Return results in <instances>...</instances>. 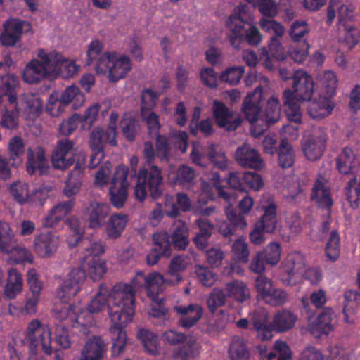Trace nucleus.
Wrapping results in <instances>:
<instances>
[{
	"mask_svg": "<svg viewBox=\"0 0 360 360\" xmlns=\"http://www.w3.org/2000/svg\"><path fill=\"white\" fill-rule=\"evenodd\" d=\"M337 169L342 174H354L359 163L356 159L353 150L349 148H345L336 158Z\"/></svg>",
	"mask_w": 360,
	"mask_h": 360,
	"instance_id": "72a5a7b5",
	"label": "nucleus"
},
{
	"mask_svg": "<svg viewBox=\"0 0 360 360\" xmlns=\"http://www.w3.org/2000/svg\"><path fill=\"white\" fill-rule=\"evenodd\" d=\"M75 201L72 199L55 205L45 217L43 225L45 227H53L72 210Z\"/></svg>",
	"mask_w": 360,
	"mask_h": 360,
	"instance_id": "7c9ffc66",
	"label": "nucleus"
},
{
	"mask_svg": "<svg viewBox=\"0 0 360 360\" xmlns=\"http://www.w3.org/2000/svg\"><path fill=\"white\" fill-rule=\"evenodd\" d=\"M268 264L274 266L281 259V247L278 243H271L263 251L258 252Z\"/></svg>",
	"mask_w": 360,
	"mask_h": 360,
	"instance_id": "13d9d810",
	"label": "nucleus"
},
{
	"mask_svg": "<svg viewBox=\"0 0 360 360\" xmlns=\"http://www.w3.org/2000/svg\"><path fill=\"white\" fill-rule=\"evenodd\" d=\"M276 206L270 203L264 209V214L259 221L255 224V228L250 233L251 242L260 245L265 240L264 233H272L276 226Z\"/></svg>",
	"mask_w": 360,
	"mask_h": 360,
	"instance_id": "9b49d317",
	"label": "nucleus"
},
{
	"mask_svg": "<svg viewBox=\"0 0 360 360\" xmlns=\"http://www.w3.org/2000/svg\"><path fill=\"white\" fill-rule=\"evenodd\" d=\"M309 33L306 20L294 21V63H302L308 57L309 44L304 38Z\"/></svg>",
	"mask_w": 360,
	"mask_h": 360,
	"instance_id": "2eb2a0df",
	"label": "nucleus"
},
{
	"mask_svg": "<svg viewBox=\"0 0 360 360\" xmlns=\"http://www.w3.org/2000/svg\"><path fill=\"white\" fill-rule=\"evenodd\" d=\"M128 167L124 165H119L116 168L110 182V200L114 207L118 209L124 206L128 196Z\"/></svg>",
	"mask_w": 360,
	"mask_h": 360,
	"instance_id": "6e6552de",
	"label": "nucleus"
},
{
	"mask_svg": "<svg viewBox=\"0 0 360 360\" xmlns=\"http://www.w3.org/2000/svg\"><path fill=\"white\" fill-rule=\"evenodd\" d=\"M56 317L60 320L70 319L72 327L84 334L90 333V328L94 323L92 313L88 309L76 310V307L72 304H65L61 310L57 311Z\"/></svg>",
	"mask_w": 360,
	"mask_h": 360,
	"instance_id": "9d476101",
	"label": "nucleus"
},
{
	"mask_svg": "<svg viewBox=\"0 0 360 360\" xmlns=\"http://www.w3.org/2000/svg\"><path fill=\"white\" fill-rule=\"evenodd\" d=\"M287 300V293L283 290L273 287L263 300L268 304L277 307L285 303Z\"/></svg>",
	"mask_w": 360,
	"mask_h": 360,
	"instance_id": "e2e57ef3",
	"label": "nucleus"
},
{
	"mask_svg": "<svg viewBox=\"0 0 360 360\" xmlns=\"http://www.w3.org/2000/svg\"><path fill=\"white\" fill-rule=\"evenodd\" d=\"M0 92L4 96H8V103L15 104L17 101L16 88L18 86V77L12 74H6L1 77Z\"/></svg>",
	"mask_w": 360,
	"mask_h": 360,
	"instance_id": "a19ab883",
	"label": "nucleus"
},
{
	"mask_svg": "<svg viewBox=\"0 0 360 360\" xmlns=\"http://www.w3.org/2000/svg\"><path fill=\"white\" fill-rule=\"evenodd\" d=\"M312 200L323 208L330 209L333 205L330 192L328 186L320 181H316L313 186L311 195Z\"/></svg>",
	"mask_w": 360,
	"mask_h": 360,
	"instance_id": "4c0bfd02",
	"label": "nucleus"
},
{
	"mask_svg": "<svg viewBox=\"0 0 360 360\" xmlns=\"http://www.w3.org/2000/svg\"><path fill=\"white\" fill-rule=\"evenodd\" d=\"M340 238L337 231L330 233L329 240L326 247V256L331 260H336L340 255Z\"/></svg>",
	"mask_w": 360,
	"mask_h": 360,
	"instance_id": "680f3d73",
	"label": "nucleus"
},
{
	"mask_svg": "<svg viewBox=\"0 0 360 360\" xmlns=\"http://www.w3.org/2000/svg\"><path fill=\"white\" fill-rule=\"evenodd\" d=\"M46 76L47 70L44 64L37 60H32L25 66L22 79L27 84H38Z\"/></svg>",
	"mask_w": 360,
	"mask_h": 360,
	"instance_id": "2f4dec72",
	"label": "nucleus"
},
{
	"mask_svg": "<svg viewBox=\"0 0 360 360\" xmlns=\"http://www.w3.org/2000/svg\"><path fill=\"white\" fill-rule=\"evenodd\" d=\"M139 288L131 284L118 283L108 289L105 285L101 284L98 291L87 305L90 313H98L106 306L111 319L112 326L110 333L112 345V355L121 354L127 342L126 325L132 321L135 312V290Z\"/></svg>",
	"mask_w": 360,
	"mask_h": 360,
	"instance_id": "f257e3e1",
	"label": "nucleus"
},
{
	"mask_svg": "<svg viewBox=\"0 0 360 360\" xmlns=\"http://www.w3.org/2000/svg\"><path fill=\"white\" fill-rule=\"evenodd\" d=\"M245 72L243 66H233L224 70L219 77L221 82L229 84L231 86L236 85L240 81Z\"/></svg>",
	"mask_w": 360,
	"mask_h": 360,
	"instance_id": "5fc2aeb1",
	"label": "nucleus"
},
{
	"mask_svg": "<svg viewBox=\"0 0 360 360\" xmlns=\"http://www.w3.org/2000/svg\"><path fill=\"white\" fill-rule=\"evenodd\" d=\"M15 237L11 226L6 221H0V252H8L13 249Z\"/></svg>",
	"mask_w": 360,
	"mask_h": 360,
	"instance_id": "c03bdc74",
	"label": "nucleus"
},
{
	"mask_svg": "<svg viewBox=\"0 0 360 360\" xmlns=\"http://www.w3.org/2000/svg\"><path fill=\"white\" fill-rule=\"evenodd\" d=\"M153 248L146 256L149 266L158 263L161 257H169L172 253L169 236L167 232H157L153 236Z\"/></svg>",
	"mask_w": 360,
	"mask_h": 360,
	"instance_id": "a211bd4d",
	"label": "nucleus"
},
{
	"mask_svg": "<svg viewBox=\"0 0 360 360\" xmlns=\"http://www.w3.org/2000/svg\"><path fill=\"white\" fill-rule=\"evenodd\" d=\"M74 142L68 139H62L57 142L51 156L53 167L56 169L65 170L75 162Z\"/></svg>",
	"mask_w": 360,
	"mask_h": 360,
	"instance_id": "4468645a",
	"label": "nucleus"
},
{
	"mask_svg": "<svg viewBox=\"0 0 360 360\" xmlns=\"http://www.w3.org/2000/svg\"><path fill=\"white\" fill-rule=\"evenodd\" d=\"M228 221L221 222L219 226V231L224 236L228 237L235 234L238 228L244 229L247 226V222L242 214L237 212L231 206L225 210Z\"/></svg>",
	"mask_w": 360,
	"mask_h": 360,
	"instance_id": "b1692460",
	"label": "nucleus"
},
{
	"mask_svg": "<svg viewBox=\"0 0 360 360\" xmlns=\"http://www.w3.org/2000/svg\"><path fill=\"white\" fill-rule=\"evenodd\" d=\"M136 178L137 183L134 188V195L138 200H144L148 193L153 200L162 197L163 176L159 167L155 165H146L139 169Z\"/></svg>",
	"mask_w": 360,
	"mask_h": 360,
	"instance_id": "39448f33",
	"label": "nucleus"
},
{
	"mask_svg": "<svg viewBox=\"0 0 360 360\" xmlns=\"http://www.w3.org/2000/svg\"><path fill=\"white\" fill-rule=\"evenodd\" d=\"M236 159L237 162L244 167L259 169L263 166L259 153L247 144H243L237 149Z\"/></svg>",
	"mask_w": 360,
	"mask_h": 360,
	"instance_id": "a878e982",
	"label": "nucleus"
},
{
	"mask_svg": "<svg viewBox=\"0 0 360 360\" xmlns=\"http://www.w3.org/2000/svg\"><path fill=\"white\" fill-rule=\"evenodd\" d=\"M138 338L141 341L147 353L156 355L158 353V338L148 329H140Z\"/></svg>",
	"mask_w": 360,
	"mask_h": 360,
	"instance_id": "09e8293b",
	"label": "nucleus"
},
{
	"mask_svg": "<svg viewBox=\"0 0 360 360\" xmlns=\"http://www.w3.org/2000/svg\"><path fill=\"white\" fill-rule=\"evenodd\" d=\"M230 360H248L249 351L243 340L238 336H234L229 349Z\"/></svg>",
	"mask_w": 360,
	"mask_h": 360,
	"instance_id": "49530a36",
	"label": "nucleus"
},
{
	"mask_svg": "<svg viewBox=\"0 0 360 360\" xmlns=\"http://www.w3.org/2000/svg\"><path fill=\"white\" fill-rule=\"evenodd\" d=\"M107 351V344L101 336L94 335L85 344L82 352L91 356H99L102 359Z\"/></svg>",
	"mask_w": 360,
	"mask_h": 360,
	"instance_id": "de8ad7c7",
	"label": "nucleus"
},
{
	"mask_svg": "<svg viewBox=\"0 0 360 360\" xmlns=\"http://www.w3.org/2000/svg\"><path fill=\"white\" fill-rule=\"evenodd\" d=\"M198 344L195 340H190L178 349L173 354L174 358L181 360H188L193 358L197 353Z\"/></svg>",
	"mask_w": 360,
	"mask_h": 360,
	"instance_id": "4d7b16f0",
	"label": "nucleus"
},
{
	"mask_svg": "<svg viewBox=\"0 0 360 360\" xmlns=\"http://www.w3.org/2000/svg\"><path fill=\"white\" fill-rule=\"evenodd\" d=\"M213 117L219 128L227 131H236L241 124L242 119L220 101L214 100L212 106Z\"/></svg>",
	"mask_w": 360,
	"mask_h": 360,
	"instance_id": "ddd939ff",
	"label": "nucleus"
},
{
	"mask_svg": "<svg viewBox=\"0 0 360 360\" xmlns=\"http://www.w3.org/2000/svg\"><path fill=\"white\" fill-rule=\"evenodd\" d=\"M333 106L325 96H319L312 100L307 106L308 112L314 119H322L331 113Z\"/></svg>",
	"mask_w": 360,
	"mask_h": 360,
	"instance_id": "f704fd0d",
	"label": "nucleus"
},
{
	"mask_svg": "<svg viewBox=\"0 0 360 360\" xmlns=\"http://www.w3.org/2000/svg\"><path fill=\"white\" fill-rule=\"evenodd\" d=\"M25 22L17 18H11L3 24L0 34V42L4 46H14L21 39Z\"/></svg>",
	"mask_w": 360,
	"mask_h": 360,
	"instance_id": "aec40b11",
	"label": "nucleus"
},
{
	"mask_svg": "<svg viewBox=\"0 0 360 360\" xmlns=\"http://www.w3.org/2000/svg\"><path fill=\"white\" fill-rule=\"evenodd\" d=\"M190 263V258L184 255L174 256L169 266L168 274L172 277L171 280L165 278L164 276L157 272H153L146 276L141 271H137L132 279L134 286L138 288H144L148 296L153 301L158 302V295L162 290V285L167 283L175 285L182 280L183 272Z\"/></svg>",
	"mask_w": 360,
	"mask_h": 360,
	"instance_id": "7ed1b4c3",
	"label": "nucleus"
},
{
	"mask_svg": "<svg viewBox=\"0 0 360 360\" xmlns=\"http://www.w3.org/2000/svg\"><path fill=\"white\" fill-rule=\"evenodd\" d=\"M273 349L264 360H290L292 358L290 348L283 341L276 340Z\"/></svg>",
	"mask_w": 360,
	"mask_h": 360,
	"instance_id": "864d4df0",
	"label": "nucleus"
},
{
	"mask_svg": "<svg viewBox=\"0 0 360 360\" xmlns=\"http://www.w3.org/2000/svg\"><path fill=\"white\" fill-rule=\"evenodd\" d=\"M49 161L45 157L44 149L38 146L34 149L30 148L27 153L26 170L30 175L38 172L40 175L49 173Z\"/></svg>",
	"mask_w": 360,
	"mask_h": 360,
	"instance_id": "412c9836",
	"label": "nucleus"
},
{
	"mask_svg": "<svg viewBox=\"0 0 360 360\" xmlns=\"http://www.w3.org/2000/svg\"><path fill=\"white\" fill-rule=\"evenodd\" d=\"M23 282L21 274L15 269H11L8 272L6 283L4 288V296L8 299H14L22 290Z\"/></svg>",
	"mask_w": 360,
	"mask_h": 360,
	"instance_id": "c9c22d12",
	"label": "nucleus"
},
{
	"mask_svg": "<svg viewBox=\"0 0 360 360\" xmlns=\"http://www.w3.org/2000/svg\"><path fill=\"white\" fill-rule=\"evenodd\" d=\"M281 106L279 99L272 96L266 102V106L260 113V120L265 123L266 127L275 124L279 120Z\"/></svg>",
	"mask_w": 360,
	"mask_h": 360,
	"instance_id": "473e14b6",
	"label": "nucleus"
},
{
	"mask_svg": "<svg viewBox=\"0 0 360 360\" xmlns=\"http://www.w3.org/2000/svg\"><path fill=\"white\" fill-rule=\"evenodd\" d=\"M81 97L84 101V96L79 94V89L75 85L68 86L61 94L60 98L47 105V110L53 116H59L74 98Z\"/></svg>",
	"mask_w": 360,
	"mask_h": 360,
	"instance_id": "5701e85b",
	"label": "nucleus"
},
{
	"mask_svg": "<svg viewBox=\"0 0 360 360\" xmlns=\"http://www.w3.org/2000/svg\"><path fill=\"white\" fill-rule=\"evenodd\" d=\"M259 25L264 30L274 34V36L270 37L268 44L271 56L278 60H284L285 56L283 52V47L278 40V37L283 36L284 33L283 26L275 20L269 19H261Z\"/></svg>",
	"mask_w": 360,
	"mask_h": 360,
	"instance_id": "dca6fc26",
	"label": "nucleus"
},
{
	"mask_svg": "<svg viewBox=\"0 0 360 360\" xmlns=\"http://www.w3.org/2000/svg\"><path fill=\"white\" fill-rule=\"evenodd\" d=\"M227 295L239 302H244L250 297V291L241 281L233 280L226 284Z\"/></svg>",
	"mask_w": 360,
	"mask_h": 360,
	"instance_id": "a18cd8bd",
	"label": "nucleus"
},
{
	"mask_svg": "<svg viewBox=\"0 0 360 360\" xmlns=\"http://www.w3.org/2000/svg\"><path fill=\"white\" fill-rule=\"evenodd\" d=\"M26 339L29 342L30 349L28 360H44L37 354V347L39 344L45 354L48 355L52 354L51 329L49 326L42 325L39 320H33L28 324Z\"/></svg>",
	"mask_w": 360,
	"mask_h": 360,
	"instance_id": "423d86ee",
	"label": "nucleus"
},
{
	"mask_svg": "<svg viewBox=\"0 0 360 360\" xmlns=\"http://www.w3.org/2000/svg\"><path fill=\"white\" fill-rule=\"evenodd\" d=\"M174 309L181 316L178 321L179 326L185 329L194 326L203 314L202 307L198 304L175 306Z\"/></svg>",
	"mask_w": 360,
	"mask_h": 360,
	"instance_id": "4be33fe9",
	"label": "nucleus"
},
{
	"mask_svg": "<svg viewBox=\"0 0 360 360\" xmlns=\"http://www.w3.org/2000/svg\"><path fill=\"white\" fill-rule=\"evenodd\" d=\"M84 162H77L76 163L74 169L69 174L68 179L66 181L64 189V194L66 196L71 197L79 191L81 186V181L79 178L84 173Z\"/></svg>",
	"mask_w": 360,
	"mask_h": 360,
	"instance_id": "58836bf2",
	"label": "nucleus"
},
{
	"mask_svg": "<svg viewBox=\"0 0 360 360\" xmlns=\"http://www.w3.org/2000/svg\"><path fill=\"white\" fill-rule=\"evenodd\" d=\"M89 227L100 228L110 212V205L105 202H91L87 207Z\"/></svg>",
	"mask_w": 360,
	"mask_h": 360,
	"instance_id": "c756f323",
	"label": "nucleus"
},
{
	"mask_svg": "<svg viewBox=\"0 0 360 360\" xmlns=\"http://www.w3.org/2000/svg\"><path fill=\"white\" fill-rule=\"evenodd\" d=\"M23 105L24 111L30 117L34 118L41 113L43 103L39 98L34 96H27L25 98Z\"/></svg>",
	"mask_w": 360,
	"mask_h": 360,
	"instance_id": "bf43d9fd",
	"label": "nucleus"
},
{
	"mask_svg": "<svg viewBox=\"0 0 360 360\" xmlns=\"http://www.w3.org/2000/svg\"><path fill=\"white\" fill-rule=\"evenodd\" d=\"M9 191L14 200L20 205L25 204L29 198L28 185L22 181L11 184Z\"/></svg>",
	"mask_w": 360,
	"mask_h": 360,
	"instance_id": "6e6d98bb",
	"label": "nucleus"
},
{
	"mask_svg": "<svg viewBox=\"0 0 360 360\" xmlns=\"http://www.w3.org/2000/svg\"><path fill=\"white\" fill-rule=\"evenodd\" d=\"M41 58L40 61L42 64H44L46 70L48 72L58 73V70L61 69V65L65 60V58L62 54L56 51H51L49 53H45L44 56L39 54Z\"/></svg>",
	"mask_w": 360,
	"mask_h": 360,
	"instance_id": "3c124183",
	"label": "nucleus"
},
{
	"mask_svg": "<svg viewBox=\"0 0 360 360\" xmlns=\"http://www.w3.org/2000/svg\"><path fill=\"white\" fill-rule=\"evenodd\" d=\"M333 312L330 308L324 309L319 315L316 321L310 328L311 334L320 338L323 335H327L333 328Z\"/></svg>",
	"mask_w": 360,
	"mask_h": 360,
	"instance_id": "cd10ccee",
	"label": "nucleus"
},
{
	"mask_svg": "<svg viewBox=\"0 0 360 360\" xmlns=\"http://www.w3.org/2000/svg\"><path fill=\"white\" fill-rule=\"evenodd\" d=\"M20 108L18 102L5 107V111L2 114L0 125L7 129H15L18 126V118Z\"/></svg>",
	"mask_w": 360,
	"mask_h": 360,
	"instance_id": "79ce46f5",
	"label": "nucleus"
},
{
	"mask_svg": "<svg viewBox=\"0 0 360 360\" xmlns=\"http://www.w3.org/2000/svg\"><path fill=\"white\" fill-rule=\"evenodd\" d=\"M103 49V44L101 41H91L86 51V65H94L98 74H108L111 82H117L124 78L132 69L130 58L126 55L118 57L115 51L102 53Z\"/></svg>",
	"mask_w": 360,
	"mask_h": 360,
	"instance_id": "f03ea898",
	"label": "nucleus"
},
{
	"mask_svg": "<svg viewBox=\"0 0 360 360\" xmlns=\"http://www.w3.org/2000/svg\"><path fill=\"white\" fill-rule=\"evenodd\" d=\"M66 224L70 229V234L67 238V241L70 247L73 248L78 245L79 241L82 240L84 229L77 217H72L66 221Z\"/></svg>",
	"mask_w": 360,
	"mask_h": 360,
	"instance_id": "8fccbe9b",
	"label": "nucleus"
},
{
	"mask_svg": "<svg viewBox=\"0 0 360 360\" xmlns=\"http://www.w3.org/2000/svg\"><path fill=\"white\" fill-rule=\"evenodd\" d=\"M155 136H156L155 147L158 157L160 158L162 161H168L171 150L168 137L160 134Z\"/></svg>",
	"mask_w": 360,
	"mask_h": 360,
	"instance_id": "338daca9",
	"label": "nucleus"
},
{
	"mask_svg": "<svg viewBox=\"0 0 360 360\" xmlns=\"http://www.w3.org/2000/svg\"><path fill=\"white\" fill-rule=\"evenodd\" d=\"M58 237L51 232L41 233L35 236L34 248L36 253L41 257H50L56 251Z\"/></svg>",
	"mask_w": 360,
	"mask_h": 360,
	"instance_id": "393cba45",
	"label": "nucleus"
},
{
	"mask_svg": "<svg viewBox=\"0 0 360 360\" xmlns=\"http://www.w3.org/2000/svg\"><path fill=\"white\" fill-rule=\"evenodd\" d=\"M226 27L231 32L229 36L230 44L236 49H239L243 41L257 46L262 40V34L258 28L249 22L240 8H238L237 13L230 15L226 21Z\"/></svg>",
	"mask_w": 360,
	"mask_h": 360,
	"instance_id": "20e7f679",
	"label": "nucleus"
},
{
	"mask_svg": "<svg viewBox=\"0 0 360 360\" xmlns=\"http://www.w3.org/2000/svg\"><path fill=\"white\" fill-rule=\"evenodd\" d=\"M195 271L198 281L204 286L210 287L217 280V274L207 267L197 265Z\"/></svg>",
	"mask_w": 360,
	"mask_h": 360,
	"instance_id": "052dcab7",
	"label": "nucleus"
},
{
	"mask_svg": "<svg viewBox=\"0 0 360 360\" xmlns=\"http://www.w3.org/2000/svg\"><path fill=\"white\" fill-rule=\"evenodd\" d=\"M129 221V217L125 214H112L107 224L106 233L110 238H117L122 234L127 224Z\"/></svg>",
	"mask_w": 360,
	"mask_h": 360,
	"instance_id": "ea45409f",
	"label": "nucleus"
},
{
	"mask_svg": "<svg viewBox=\"0 0 360 360\" xmlns=\"http://www.w3.org/2000/svg\"><path fill=\"white\" fill-rule=\"evenodd\" d=\"M88 264V273L91 279L94 281H99L106 273V263L98 257H89L86 259Z\"/></svg>",
	"mask_w": 360,
	"mask_h": 360,
	"instance_id": "603ef678",
	"label": "nucleus"
},
{
	"mask_svg": "<svg viewBox=\"0 0 360 360\" xmlns=\"http://www.w3.org/2000/svg\"><path fill=\"white\" fill-rule=\"evenodd\" d=\"M7 253L11 255V259L15 264H20L25 262L32 263L33 261V255L30 251L25 248L18 246L16 241L13 249Z\"/></svg>",
	"mask_w": 360,
	"mask_h": 360,
	"instance_id": "69168bd1",
	"label": "nucleus"
},
{
	"mask_svg": "<svg viewBox=\"0 0 360 360\" xmlns=\"http://www.w3.org/2000/svg\"><path fill=\"white\" fill-rule=\"evenodd\" d=\"M86 277L83 267L73 268L68 274V278L60 286L57 295L63 302H68L80 290Z\"/></svg>",
	"mask_w": 360,
	"mask_h": 360,
	"instance_id": "f8f14e48",
	"label": "nucleus"
},
{
	"mask_svg": "<svg viewBox=\"0 0 360 360\" xmlns=\"http://www.w3.org/2000/svg\"><path fill=\"white\" fill-rule=\"evenodd\" d=\"M226 296L223 290L214 289L207 298V307L210 312L214 314L217 308L222 307L226 302Z\"/></svg>",
	"mask_w": 360,
	"mask_h": 360,
	"instance_id": "0e129e2a",
	"label": "nucleus"
},
{
	"mask_svg": "<svg viewBox=\"0 0 360 360\" xmlns=\"http://www.w3.org/2000/svg\"><path fill=\"white\" fill-rule=\"evenodd\" d=\"M234 259L242 263L248 261L249 250L247 243L243 239L236 240L232 245Z\"/></svg>",
	"mask_w": 360,
	"mask_h": 360,
	"instance_id": "774afa93",
	"label": "nucleus"
},
{
	"mask_svg": "<svg viewBox=\"0 0 360 360\" xmlns=\"http://www.w3.org/2000/svg\"><path fill=\"white\" fill-rule=\"evenodd\" d=\"M170 238L174 248L179 250L186 249L189 242L188 231L184 221L179 220L174 224Z\"/></svg>",
	"mask_w": 360,
	"mask_h": 360,
	"instance_id": "e433bc0d",
	"label": "nucleus"
},
{
	"mask_svg": "<svg viewBox=\"0 0 360 360\" xmlns=\"http://www.w3.org/2000/svg\"><path fill=\"white\" fill-rule=\"evenodd\" d=\"M105 143L104 131L98 127L94 129L89 141L90 147L94 153L90 159L91 168H95L103 158V148Z\"/></svg>",
	"mask_w": 360,
	"mask_h": 360,
	"instance_id": "c85d7f7f",
	"label": "nucleus"
},
{
	"mask_svg": "<svg viewBox=\"0 0 360 360\" xmlns=\"http://www.w3.org/2000/svg\"><path fill=\"white\" fill-rule=\"evenodd\" d=\"M314 92V82L306 71H294V102L305 103L309 101Z\"/></svg>",
	"mask_w": 360,
	"mask_h": 360,
	"instance_id": "f3484780",
	"label": "nucleus"
},
{
	"mask_svg": "<svg viewBox=\"0 0 360 360\" xmlns=\"http://www.w3.org/2000/svg\"><path fill=\"white\" fill-rule=\"evenodd\" d=\"M276 141L271 138H266L264 141V151L271 155L278 153V164L281 167L285 169L292 166V147L286 138L281 140L278 148L274 146Z\"/></svg>",
	"mask_w": 360,
	"mask_h": 360,
	"instance_id": "6ab92c4d",
	"label": "nucleus"
},
{
	"mask_svg": "<svg viewBox=\"0 0 360 360\" xmlns=\"http://www.w3.org/2000/svg\"><path fill=\"white\" fill-rule=\"evenodd\" d=\"M328 136L325 130L318 128L313 134L305 133L301 141L302 150L306 158L312 161L320 158L326 148Z\"/></svg>",
	"mask_w": 360,
	"mask_h": 360,
	"instance_id": "1a4fd4ad",
	"label": "nucleus"
},
{
	"mask_svg": "<svg viewBox=\"0 0 360 360\" xmlns=\"http://www.w3.org/2000/svg\"><path fill=\"white\" fill-rule=\"evenodd\" d=\"M195 176V173L193 169L185 165H181L175 173L168 174V178L172 183L183 186L191 185Z\"/></svg>",
	"mask_w": 360,
	"mask_h": 360,
	"instance_id": "37998d69",
	"label": "nucleus"
},
{
	"mask_svg": "<svg viewBox=\"0 0 360 360\" xmlns=\"http://www.w3.org/2000/svg\"><path fill=\"white\" fill-rule=\"evenodd\" d=\"M252 321L258 335L262 340H266L271 338L273 330L283 332L292 327V313L288 311L277 313L274 316L271 324L267 323L266 316L259 320L257 318V314L254 315Z\"/></svg>",
	"mask_w": 360,
	"mask_h": 360,
	"instance_id": "0eeeda50",
	"label": "nucleus"
},
{
	"mask_svg": "<svg viewBox=\"0 0 360 360\" xmlns=\"http://www.w3.org/2000/svg\"><path fill=\"white\" fill-rule=\"evenodd\" d=\"M262 96V91L256 90L255 92L249 94L243 101V112L246 119L252 124L260 120Z\"/></svg>",
	"mask_w": 360,
	"mask_h": 360,
	"instance_id": "bb28decb",
	"label": "nucleus"
}]
</instances>
